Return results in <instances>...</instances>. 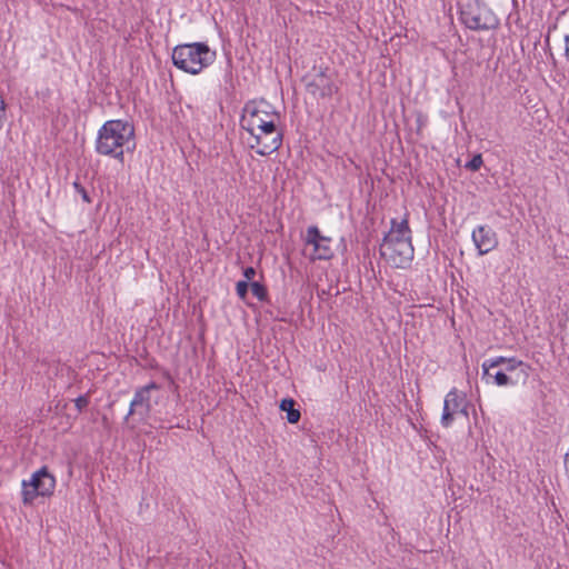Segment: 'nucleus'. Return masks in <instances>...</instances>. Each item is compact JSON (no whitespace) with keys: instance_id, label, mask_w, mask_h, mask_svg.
Wrapping results in <instances>:
<instances>
[{"instance_id":"nucleus-1","label":"nucleus","mask_w":569,"mask_h":569,"mask_svg":"<svg viewBox=\"0 0 569 569\" xmlns=\"http://www.w3.org/2000/svg\"><path fill=\"white\" fill-rule=\"evenodd\" d=\"M269 108L266 102H248L240 119V127L250 134L249 147L259 156L271 154L282 146L283 133L276 123L278 114Z\"/></svg>"},{"instance_id":"nucleus-2","label":"nucleus","mask_w":569,"mask_h":569,"mask_svg":"<svg viewBox=\"0 0 569 569\" xmlns=\"http://www.w3.org/2000/svg\"><path fill=\"white\" fill-rule=\"evenodd\" d=\"M136 149L134 127L121 119L106 121L98 130L94 150L100 156L113 158L123 162L124 152Z\"/></svg>"},{"instance_id":"nucleus-3","label":"nucleus","mask_w":569,"mask_h":569,"mask_svg":"<svg viewBox=\"0 0 569 569\" xmlns=\"http://www.w3.org/2000/svg\"><path fill=\"white\" fill-rule=\"evenodd\" d=\"M217 53L206 42L181 43L173 48L171 59L176 68L186 73L199 74L211 66Z\"/></svg>"},{"instance_id":"nucleus-4","label":"nucleus","mask_w":569,"mask_h":569,"mask_svg":"<svg viewBox=\"0 0 569 569\" xmlns=\"http://www.w3.org/2000/svg\"><path fill=\"white\" fill-rule=\"evenodd\" d=\"M461 23L472 31H489L499 27L500 20L483 0H469L460 7Z\"/></svg>"},{"instance_id":"nucleus-5","label":"nucleus","mask_w":569,"mask_h":569,"mask_svg":"<svg viewBox=\"0 0 569 569\" xmlns=\"http://www.w3.org/2000/svg\"><path fill=\"white\" fill-rule=\"evenodd\" d=\"M56 478L42 467L33 472L29 480H22V501L24 505H31L39 496L47 497L53 493Z\"/></svg>"},{"instance_id":"nucleus-6","label":"nucleus","mask_w":569,"mask_h":569,"mask_svg":"<svg viewBox=\"0 0 569 569\" xmlns=\"http://www.w3.org/2000/svg\"><path fill=\"white\" fill-rule=\"evenodd\" d=\"M303 240V254L312 262L317 260H330L333 257L331 238L321 234L317 226L307 228Z\"/></svg>"},{"instance_id":"nucleus-7","label":"nucleus","mask_w":569,"mask_h":569,"mask_svg":"<svg viewBox=\"0 0 569 569\" xmlns=\"http://www.w3.org/2000/svg\"><path fill=\"white\" fill-rule=\"evenodd\" d=\"M303 82L307 92L316 99L331 98L339 90L328 68H313L303 77Z\"/></svg>"},{"instance_id":"nucleus-8","label":"nucleus","mask_w":569,"mask_h":569,"mask_svg":"<svg viewBox=\"0 0 569 569\" xmlns=\"http://www.w3.org/2000/svg\"><path fill=\"white\" fill-rule=\"evenodd\" d=\"M415 249L411 241L401 240L381 243V257L395 268H407L413 259Z\"/></svg>"},{"instance_id":"nucleus-9","label":"nucleus","mask_w":569,"mask_h":569,"mask_svg":"<svg viewBox=\"0 0 569 569\" xmlns=\"http://www.w3.org/2000/svg\"><path fill=\"white\" fill-rule=\"evenodd\" d=\"M160 386L156 383L154 381H151L150 383L139 387L136 389L133 398L130 402L129 411L126 417L128 419L130 416H139L141 420H146L151 410V391L159 390Z\"/></svg>"},{"instance_id":"nucleus-10","label":"nucleus","mask_w":569,"mask_h":569,"mask_svg":"<svg viewBox=\"0 0 569 569\" xmlns=\"http://www.w3.org/2000/svg\"><path fill=\"white\" fill-rule=\"evenodd\" d=\"M468 416L466 395L452 388L445 397L443 409L441 415V426L451 427L457 415Z\"/></svg>"},{"instance_id":"nucleus-11","label":"nucleus","mask_w":569,"mask_h":569,"mask_svg":"<svg viewBox=\"0 0 569 569\" xmlns=\"http://www.w3.org/2000/svg\"><path fill=\"white\" fill-rule=\"evenodd\" d=\"M471 239L479 256L487 254L498 246V237L495 230L487 224H481L472 230Z\"/></svg>"},{"instance_id":"nucleus-12","label":"nucleus","mask_w":569,"mask_h":569,"mask_svg":"<svg viewBox=\"0 0 569 569\" xmlns=\"http://www.w3.org/2000/svg\"><path fill=\"white\" fill-rule=\"evenodd\" d=\"M488 368H500L506 373L515 377L516 375H519V368H521L522 372L526 373L525 363L516 358L493 357L487 359L482 363V370L486 375L488 373Z\"/></svg>"},{"instance_id":"nucleus-13","label":"nucleus","mask_w":569,"mask_h":569,"mask_svg":"<svg viewBox=\"0 0 569 569\" xmlns=\"http://www.w3.org/2000/svg\"><path fill=\"white\" fill-rule=\"evenodd\" d=\"M391 228L383 237L382 243H392L396 241H411V230L409 228L408 213L401 220L391 219Z\"/></svg>"},{"instance_id":"nucleus-14","label":"nucleus","mask_w":569,"mask_h":569,"mask_svg":"<svg viewBox=\"0 0 569 569\" xmlns=\"http://www.w3.org/2000/svg\"><path fill=\"white\" fill-rule=\"evenodd\" d=\"M482 379L487 383H495L499 387L506 386H516L519 381V375L512 376L506 373L503 370L498 368H488V373L486 375L482 370Z\"/></svg>"},{"instance_id":"nucleus-15","label":"nucleus","mask_w":569,"mask_h":569,"mask_svg":"<svg viewBox=\"0 0 569 569\" xmlns=\"http://www.w3.org/2000/svg\"><path fill=\"white\" fill-rule=\"evenodd\" d=\"M295 400L284 398L280 402V410L287 412V420L289 423H297L300 420L301 413L295 408Z\"/></svg>"},{"instance_id":"nucleus-16","label":"nucleus","mask_w":569,"mask_h":569,"mask_svg":"<svg viewBox=\"0 0 569 569\" xmlns=\"http://www.w3.org/2000/svg\"><path fill=\"white\" fill-rule=\"evenodd\" d=\"M250 289L252 295L261 302L268 300V290L264 284L253 281L250 283Z\"/></svg>"},{"instance_id":"nucleus-17","label":"nucleus","mask_w":569,"mask_h":569,"mask_svg":"<svg viewBox=\"0 0 569 569\" xmlns=\"http://www.w3.org/2000/svg\"><path fill=\"white\" fill-rule=\"evenodd\" d=\"M483 163V160H482V156L480 153L473 156L471 158V160H469L467 163H466V169L470 170V171H477L481 168Z\"/></svg>"},{"instance_id":"nucleus-18","label":"nucleus","mask_w":569,"mask_h":569,"mask_svg":"<svg viewBox=\"0 0 569 569\" xmlns=\"http://www.w3.org/2000/svg\"><path fill=\"white\" fill-rule=\"evenodd\" d=\"M250 284L248 283V281L246 280H242V281H238L237 284H236V291H237V295L240 299H244L247 297V293H248V289H249Z\"/></svg>"},{"instance_id":"nucleus-19","label":"nucleus","mask_w":569,"mask_h":569,"mask_svg":"<svg viewBox=\"0 0 569 569\" xmlns=\"http://www.w3.org/2000/svg\"><path fill=\"white\" fill-rule=\"evenodd\" d=\"M89 405V397L87 395L79 396L74 400V406L79 412H82Z\"/></svg>"},{"instance_id":"nucleus-20","label":"nucleus","mask_w":569,"mask_h":569,"mask_svg":"<svg viewBox=\"0 0 569 569\" xmlns=\"http://www.w3.org/2000/svg\"><path fill=\"white\" fill-rule=\"evenodd\" d=\"M73 188L76 189V191L81 196L82 200L87 203H90L91 202V199L86 190V188L78 181H74L73 182Z\"/></svg>"},{"instance_id":"nucleus-21","label":"nucleus","mask_w":569,"mask_h":569,"mask_svg":"<svg viewBox=\"0 0 569 569\" xmlns=\"http://www.w3.org/2000/svg\"><path fill=\"white\" fill-rule=\"evenodd\" d=\"M243 276L246 278V281L253 279L256 276V269L253 267L244 268Z\"/></svg>"},{"instance_id":"nucleus-22","label":"nucleus","mask_w":569,"mask_h":569,"mask_svg":"<svg viewBox=\"0 0 569 569\" xmlns=\"http://www.w3.org/2000/svg\"><path fill=\"white\" fill-rule=\"evenodd\" d=\"M565 54L569 60V34L565 36Z\"/></svg>"}]
</instances>
